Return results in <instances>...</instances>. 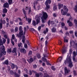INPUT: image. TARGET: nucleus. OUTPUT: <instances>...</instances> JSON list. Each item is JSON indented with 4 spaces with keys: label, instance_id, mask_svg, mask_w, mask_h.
I'll use <instances>...</instances> for the list:
<instances>
[{
    "label": "nucleus",
    "instance_id": "nucleus-1",
    "mask_svg": "<svg viewBox=\"0 0 77 77\" xmlns=\"http://www.w3.org/2000/svg\"><path fill=\"white\" fill-rule=\"evenodd\" d=\"M19 30L20 31V32L19 33V34H17L16 35L17 37H19V38H20L21 39V37H23V39L22 40V41L23 42V43H24L25 42V37L24 35H23V31L22 26H20L19 27Z\"/></svg>",
    "mask_w": 77,
    "mask_h": 77
},
{
    "label": "nucleus",
    "instance_id": "nucleus-2",
    "mask_svg": "<svg viewBox=\"0 0 77 77\" xmlns=\"http://www.w3.org/2000/svg\"><path fill=\"white\" fill-rule=\"evenodd\" d=\"M66 63H69V65H68V67H69L68 69L71 68H72V66H73L72 65V63L71 61V57L69 56V57H67L66 60H65L64 62V63L65 65H66Z\"/></svg>",
    "mask_w": 77,
    "mask_h": 77
},
{
    "label": "nucleus",
    "instance_id": "nucleus-3",
    "mask_svg": "<svg viewBox=\"0 0 77 77\" xmlns=\"http://www.w3.org/2000/svg\"><path fill=\"white\" fill-rule=\"evenodd\" d=\"M63 10L64 11H63V9H61V13L63 15H65L66 12L68 11V9H67V7L65 6H64L63 7Z\"/></svg>",
    "mask_w": 77,
    "mask_h": 77
},
{
    "label": "nucleus",
    "instance_id": "nucleus-4",
    "mask_svg": "<svg viewBox=\"0 0 77 77\" xmlns=\"http://www.w3.org/2000/svg\"><path fill=\"white\" fill-rule=\"evenodd\" d=\"M23 13L24 14V15H25V17H24V18H26V21H28V23H29V24H30V23H31V21H32V19H29V18H27V16H26V12L25 11V10L23 9Z\"/></svg>",
    "mask_w": 77,
    "mask_h": 77
},
{
    "label": "nucleus",
    "instance_id": "nucleus-5",
    "mask_svg": "<svg viewBox=\"0 0 77 77\" xmlns=\"http://www.w3.org/2000/svg\"><path fill=\"white\" fill-rule=\"evenodd\" d=\"M42 15L41 14H39V17H38V15H37L35 16V20L36 21V24H38V23H40V17Z\"/></svg>",
    "mask_w": 77,
    "mask_h": 77
},
{
    "label": "nucleus",
    "instance_id": "nucleus-6",
    "mask_svg": "<svg viewBox=\"0 0 77 77\" xmlns=\"http://www.w3.org/2000/svg\"><path fill=\"white\" fill-rule=\"evenodd\" d=\"M0 29H2V24H6V21L5 20H2V19L0 20Z\"/></svg>",
    "mask_w": 77,
    "mask_h": 77
},
{
    "label": "nucleus",
    "instance_id": "nucleus-7",
    "mask_svg": "<svg viewBox=\"0 0 77 77\" xmlns=\"http://www.w3.org/2000/svg\"><path fill=\"white\" fill-rule=\"evenodd\" d=\"M64 71L65 73V75H66V74H68V73L70 72V70L68 69H67V67H64Z\"/></svg>",
    "mask_w": 77,
    "mask_h": 77
},
{
    "label": "nucleus",
    "instance_id": "nucleus-8",
    "mask_svg": "<svg viewBox=\"0 0 77 77\" xmlns=\"http://www.w3.org/2000/svg\"><path fill=\"white\" fill-rule=\"evenodd\" d=\"M43 17L45 20H46L47 18H48V15L46 13L43 12Z\"/></svg>",
    "mask_w": 77,
    "mask_h": 77
},
{
    "label": "nucleus",
    "instance_id": "nucleus-9",
    "mask_svg": "<svg viewBox=\"0 0 77 77\" xmlns=\"http://www.w3.org/2000/svg\"><path fill=\"white\" fill-rule=\"evenodd\" d=\"M61 51H62V54L65 53L66 52V47L64 46V47L63 48V49Z\"/></svg>",
    "mask_w": 77,
    "mask_h": 77
},
{
    "label": "nucleus",
    "instance_id": "nucleus-10",
    "mask_svg": "<svg viewBox=\"0 0 77 77\" xmlns=\"http://www.w3.org/2000/svg\"><path fill=\"white\" fill-rule=\"evenodd\" d=\"M73 60L74 61L75 60V56L77 55V52L75 53V51H73Z\"/></svg>",
    "mask_w": 77,
    "mask_h": 77
},
{
    "label": "nucleus",
    "instance_id": "nucleus-11",
    "mask_svg": "<svg viewBox=\"0 0 77 77\" xmlns=\"http://www.w3.org/2000/svg\"><path fill=\"white\" fill-rule=\"evenodd\" d=\"M42 75L43 74L41 73H35V76L36 77H42Z\"/></svg>",
    "mask_w": 77,
    "mask_h": 77
},
{
    "label": "nucleus",
    "instance_id": "nucleus-12",
    "mask_svg": "<svg viewBox=\"0 0 77 77\" xmlns=\"http://www.w3.org/2000/svg\"><path fill=\"white\" fill-rule=\"evenodd\" d=\"M45 5L46 7L45 8V10L46 11H48V9H49L50 8V6L48 4H45Z\"/></svg>",
    "mask_w": 77,
    "mask_h": 77
},
{
    "label": "nucleus",
    "instance_id": "nucleus-13",
    "mask_svg": "<svg viewBox=\"0 0 77 77\" xmlns=\"http://www.w3.org/2000/svg\"><path fill=\"white\" fill-rule=\"evenodd\" d=\"M51 2V0H47L46 2L45 3V4L48 5V4H50Z\"/></svg>",
    "mask_w": 77,
    "mask_h": 77
},
{
    "label": "nucleus",
    "instance_id": "nucleus-14",
    "mask_svg": "<svg viewBox=\"0 0 77 77\" xmlns=\"http://www.w3.org/2000/svg\"><path fill=\"white\" fill-rule=\"evenodd\" d=\"M63 4H61L60 3L58 4V8L59 9H60L62 8H63Z\"/></svg>",
    "mask_w": 77,
    "mask_h": 77
},
{
    "label": "nucleus",
    "instance_id": "nucleus-15",
    "mask_svg": "<svg viewBox=\"0 0 77 77\" xmlns=\"http://www.w3.org/2000/svg\"><path fill=\"white\" fill-rule=\"evenodd\" d=\"M20 51L22 53H24L25 54L26 53V50L24 49H20Z\"/></svg>",
    "mask_w": 77,
    "mask_h": 77
},
{
    "label": "nucleus",
    "instance_id": "nucleus-16",
    "mask_svg": "<svg viewBox=\"0 0 77 77\" xmlns=\"http://www.w3.org/2000/svg\"><path fill=\"white\" fill-rule=\"evenodd\" d=\"M4 8H8L9 7V4L7 2H6L4 4Z\"/></svg>",
    "mask_w": 77,
    "mask_h": 77
},
{
    "label": "nucleus",
    "instance_id": "nucleus-17",
    "mask_svg": "<svg viewBox=\"0 0 77 77\" xmlns=\"http://www.w3.org/2000/svg\"><path fill=\"white\" fill-rule=\"evenodd\" d=\"M10 65L11 66L12 69H14L15 67V65H14L13 63H10Z\"/></svg>",
    "mask_w": 77,
    "mask_h": 77
},
{
    "label": "nucleus",
    "instance_id": "nucleus-18",
    "mask_svg": "<svg viewBox=\"0 0 77 77\" xmlns=\"http://www.w3.org/2000/svg\"><path fill=\"white\" fill-rule=\"evenodd\" d=\"M67 23H69V26H72V23L69 20L67 21Z\"/></svg>",
    "mask_w": 77,
    "mask_h": 77
},
{
    "label": "nucleus",
    "instance_id": "nucleus-19",
    "mask_svg": "<svg viewBox=\"0 0 77 77\" xmlns=\"http://www.w3.org/2000/svg\"><path fill=\"white\" fill-rule=\"evenodd\" d=\"M42 60L44 61V62H46V63H47V65H49V63L47 62V59L44 58V57H43Z\"/></svg>",
    "mask_w": 77,
    "mask_h": 77
},
{
    "label": "nucleus",
    "instance_id": "nucleus-20",
    "mask_svg": "<svg viewBox=\"0 0 77 77\" xmlns=\"http://www.w3.org/2000/svg\"><path fill=\"white\" fill-rule=\"evenodd\" d=\"M3 64H6V65H8L9 64V61H8V60H7L5 61L3 63Z\"/></svg>",
    "mask_w": 77,
    "mask_h": 77
},
{
    "label": "nucleus",
    "instance_id": "nucleus-21",
    "mask_svg": "<svg viewBox=\"0 0 77 77\" xmlns=\"http://www.w3.org/2000/svg\"><path fill=\"white\" fill-rule=\"evenodd\" d=\"M16 50H17V48H13V50L11 52L12 53H16Z\"/></svg>",
    "mask_w": 77,
    "mask_h": 77
},
{
    "label": "nucleus",
    "instance_id": "nucleus-22",
    "mask_svg": "<svg viewBox=\"0 0 77 77\" xmlns=\"http://www.w3.org/2000/svg\"><path fill=\"white\" fill-rule=\"evenodd\" d=\"M51 30L53 32H56V28L55 27H53L51 29Z\"/></svg>",
    "mask_w": 77,
    "mask_h": 77
},
{
    "label": "nucleus",
    "instance_id": "nucleus-23",
    "mask_svg": "<svg viewBox=\"0 0 77 77\" xmlns=\"http://www.w3.org/2000/svg\"><path fill=\"white\" fill-rule=\"evenodd\" d=\"M37 3H38V1H36V2H34V5L33 6L34 9H35V5L37 4Z\"/></svg>",
    "mask_w": 77,
    "mask_h": 77
},
{
    "label": "nucleus",
    "instance_id": "nucleus-24",
    "mask_svg": "<svg viewBox=\"0 0 77 77\" xmlns=\"http://www.w3.org/2000/svg\"><path fill=\"white\" fill-rule=\"evenodd\" d=\"M27 60L29 63H30V62H33V58H31L29 59V60Z\"/></svg>",
    "mask_w": 77,
    "mask_h": 77
},
{
    "label": "nucleus",
    "instance_id": "nucleus-25",
    "mask_svg": "<svg viewBox=\"0 0 77 77\" xmlns=\"http://www.w3.org/2000/svg\"><path fill=\"white\" fill-rule=\"evenodd\" d=\"M63 39L64 42H68V40L66 39V36H65L64 37Z\"/></svg>",
    "mask_w": 77,
    "mask_h": 77
},
{
    "label": "nucleus",
    "instance_id": "nucleus-26",
    "mask_svg": "<svg viewBox=\"0 0 77 77\" xmlns=\"http://www.w3.org/2000/svg\"><path fill=\"white\" fill-rule=\"evenodd\" d=\"M62 57H60L59 58V60H58V62H61V60H62V59L63 58Z\"/></svg>",
    "mask_w": 77,
    "mask_h": 77
},
{
    "label": "nucleus",
    "instance_id": "nucleus-27",
    "mask_svg": "<svg viewBox=\"0 0 77 77\" xmlns=\"http://www.w3.org/2000/svg\"><path fill=\"white\" fill-rule=\"evenodd\" d=\"M2 12L3 13H6L7 12V9L6 8H4Z\"/></svg>",
    "mask_w": 77,
    "mask_h": 77
},
{
    "label": "nucleus",
    "instance_id": "nucleus-28",
    "mask_svg": "<svg viewBox=\"0 0 77 77\" xmlns=\"http://www.w3.org/2000/svg\"><path fill=\"white\" fill-rule=\"evenodd\" d=\"M24 71L25 72H26V74H29V72H28V70L26 69H24Z\"/></svg>",
    "mask_w": 77,
    "mask_h": 77
},
{
    "label": "nucleus",
    "instance_id": "nucleus-29",
    "mask_svg": "<svg viewBox=\"0 0 77 77\" xmlns=\"http://www.w3.org/2000/svg\"><path fill=\"white\" fill-rule=\"evenodd\" d=\"M75 12L77 13V5L75 6V8H74Z\"/></svg>",
    "mask_w": 77,
    "mask_h": 77
},
{
    "label": "nucleus",
    "instance_id": "nucleus-30",
    "mask_svg": "<svg viewBox=\"0 0 77 77\" xmlns=\"http://www.w3.org/2000/svg\"><path fill=\"white\" fill-rule=\"evenodd\" d=\"M15 76L16 77H20V75L18 74L17 73H15Z\"/></svg>",
    "mask_w": 77,
    "mask_h": 77
},
{
    "label": "nucleus",
    "instance_id": "nucleus-31",
    "mask_svg": "<svg viewBox=\"0 0 77 77\" xmlns=\"http://www.w3.org/2000/svg\"><path fill=\"white\" fill-rule=\"evenodd\" d=\"M8 2L9 5H11L12 3V0H8Z\"/></svg>",
    "mask_w": 77,
    "mask_h": 77
},
{
    "label": "nucleus",
    "instance_id": "nucleus-32",
    "mask_svg": "<svg viewBox=\"0 0 77 77\" xmlns=\"http://www.w3.org/2000/svg\"><path fill=\"white\" fill-rule=\"evenodd\" d=\"M74 23H75L76 27H77V21L76 20H74Z\"/></svg>",
    "mask_w": 77,
    "mask_h": 77
},
{
    "label": "nucleus",
    "instance_id": "nucleus-33",
    "mask_svg": "<svg viewBox=\"0 0 77 77\" xmlns=\"http://www.w3.org/2000/svg\"><path fill=\"white\" fill-rule=\"evenodd\" d=\"M22 45V43H19L18 44V47H22V46H21V45Z\"/></svg>",
    "mask_w": 77,
    "mask_h": 77
},
{
    "label": "nucleus",
    "instance_id": "nucleus-34",
    "mask_svg": "<svg viewBox=\"0 0 77 77\" xmlns=\"http://www.w3.org/2000/svg\"><path fill=\"white\" fill-rule=\"evenodd\" d=\"M32 24L34 26H36V22H35V21L34 20L33 21Z\"/></svg>",
    "mask_w": 77,
    "mask_h": 77
},
{
    "label": "nucleus",
    "instance_id": "nucleus-35",
    "mask_svg": "<svg viewBox=\"0 0 77 77\" xmlns=\"http://www.w3.org/2000/svg\"><path fill=\"white\" fill-rule=\"evenodd\" d=\"M73 72L74 76H75V75H77V73H76V72L75 71H73Z\"/></svg>",
    "mask_w": 77,
    "mask_h": 77
},
{
    "label": "nucleus",
    "instance_id": "nucleus-36",
    "mask_svg": "<svg viewBox=\"0 0 77 77\" xmlns=\"http://www.w3.org/2000/svg\"><path fill=\"white\" fill-rule=\"evenodd\" d=\"M32 52L31 51H30L28 53L29 56H30V55H32Z\"/></svg>",
    "mask_w": 77,
    "mask_h": 77
},
{
    "label": "nucleus",
    "instance_id": "nucleus-37",
    "mask_svg": "<svg viewBox=\"0 0 77 77\" xmlns=\"http://www.w3.org/2000/svg\"><path fill=\"white\" fill-rule=\"evenodd\" d=\"M11 48L8 49L7 51V52L8 53H11Z\"/></svg>",
    "mask_w": 77,
    "mask_h": 77
},
{
    "label": "nucleus",
    "instance_id": "nucleus-38",
    "mask_svg": "<svg viewBox=\"0 0 77 77\" xmlns=\"http://www.w3.org/2000/svg\"><path fill=\"white\" fill-rule=\"evenodd\" d=\"M72 44H75V46H77V42L75 43L74 42H70V44L71 45Z\"/></svg>",
    "mask_w": 77,
    "mask_h": 77
},
{
    "label": "nucleus",
    "instance_id": "nucleus-39",
    "mask_svg": "<svg viewBox=\"0 0 77 77\" xmlns=\"http://www.w3.org/2000/svg\"><path fill=\"white\" fill-rule=\"evenodd\" d=\"M18 30V27H16L15 28V31L16 32H17Z\"/></svg>",
    "mask_w": 77,
    "mask_h": 77
},
{
    "label": "nucleus",
    "instance_id": "nucleus-40",
    "mask_svg": "<svg viewBox=\"0 0 77 77\" xmlns=\"http://www.w3.org/2000/svg\"><path fill=\"white\" fill-rule=\"evenodd\" d=\"M53 16L54 17H56L57 16V14L55 13H54L53 14Z\"/></svg>",
    "mask_w": 77,
    "mask_h": 77
},
{
    "label": "nucleus",
    "instance_id": "nucleus-41",
    "mask_svg": "<svg viewBox=\"0 0 77 77\" xmlns=\"http://www.w3.org/2000/svg\"><path fill=\"white\" fill-rule=\"evenodd\" d=\"M41 57V56H40V54H38L37 56V57H38V59H39V58H40Z\"/></svg>",
    "mask_w": 77,
    "mask_h": 77
},
{
    "label": "nucleus",
    "instance_id": "nucleus-42",
    "mask_svg": "<svg viewBox=\"0 0 77 77\" xmlns=\"http://www.w3.org/2000/svg\"><path fill=\"white\" fill-rule=\"evenodd\" d=\"M7 68L8 69V71H10V70L11 69L10 66H7Z\"/></svg>",
    "mask_w": 77,
    "mask_h": 77
},
{
    "label": "nucleus",
    "instance_id": "nucleus-43",
    "mask_svg": "<svg viewBox=\"0 0 77 77\" xmlns=\"http://www.w3.org/2000/svg\"><path fill=\"white\" fill-rule=\"evenodd\" d=\"M5 42H6V40H5V38H3V41H2V42H3V44H5Z\"/></svg>",
    "mask_w": 77,
    "mask_h": 77
},
{
    "label": "nucleus",
    "instance_id": "nucleus-44",
    "mask_svg": "<svg viewBox=\"0 0 77 77\" xmlns=\"http://www.w3.org/2000/svg\"><path fill=\"white\" fill-rule=\"evenodd\" d=\"M48 41L47 40L45 42V45L46 46H47V44H48Z\"/></svg>",
    "mask_w": 77,
    "mask_h": 77
},
{
    "label": "nucleus",
    "instance_id": "nucleus-45",
    "mask_svg": "<svg viewBox=\"0 0 77 77\" xmlns=\"http://www.w3.org/2000/svg\"><path fill=\"white\" fill-rule=\"evenodd\" d=\"M37 67V66H36V65L35 64L33 65V68H34V69L36 68Z\"/></svg>",
    "mask_w": 77,
    "mask_h": 77
},
{
    "label": "nucleus",
    "instance_id": "nucleus-46",
    "mask_svg": "<svg viewBox=\"0 0 77 77\" xmlns=\"http://www.w3.org/2000/svg\"><path fill=\"white\" fill-rule=\"evenodd\" d=\"M57 9V7L56 6H55L54 7L53 10L54 11H55Z\"/></svg>",
    "mask_w": 77,
    "mask_h": 77
},
{
    "label": "nucleus",
    "instance_id": "nucleus-47",
    "mask_svg": "<svg viewBox=\"0 0 77 77\" xmlns=\"http://www.w3.org/2000/svg\"><path fill=\"white\" fill-rule=\"evenodd\" d=\"M31 30V31H32V32H33V31H35V29L33 28H31L30 29Z\"/></svg>",
    "mask_w": 77,
    "mask_h": 77
},
{
    "label": "nucleus",
    "instance_id": "nucleus-48",
    "mask_svg": "<svg viewBox=\"0 0 77 77\" xmlns=\"http://www.w3.org/2000/svg\"><path fill=\"white\" fill-rule=\"evenodd\" d=\"M12 38L13 39H15V35H14L13 34L12 35Z\"/></svg>",
    "mask_w": 77,
    "mask_h": 77
},
{
    "label": "nucleus",
    "instance_id": "nucleus-49",
    "mask_svg": "<svg viewBox=\"0 0 77 77\" xmlns=\"http://www.w3.org/2000/svg\"><path fill=\"white\" fill-rule=\"evenodd\" d=\"M11 41L12 44H13V45H14V42L12 40V39H11Z\"/></svg>",
    "mask_w": 77,
    "mask_h": 77
},
{
    "label": "nucleus",
    "instance_id": "nucleus-50",
    "mask_svg": "<svg viewBox=\"0 0 77 77\" xmlns=\"http://www.w3.org/2000/svg\"><path fill=\"white\" fill-rule=\"evenodd\" d=\"M9 41H10V39L9 38H7V44H9Z\"/></svg>",
    "mask_w": 77,
    "mask_h": 77
},
{
    "label": "nucleus",
    "instance_id": "nucleus-51",
    "mask_svg": "<svg viewBox=\"0 0 77 77\" xmlns=\"http://www.w3.org/2000/svg\"><path fill=\"white\" fill-rule=\"evenodd\" d=\"M51 69L54 71H55V70L56 69L54 68V66H52Z\"/></svg>",
    "mask_w": 77,
    "mask_h": 77
},
{
    "label": "nucleus",
    "instance_id": "nucleus-52",
    "mask_svg": "<svg viewBox=\"0 0 77 77\" xmlns=\"http://www.w3.org/2000/svg\"><path fill=\"white\" fill-rule=\"evenodd\" d=\"M10 73L11 74H14V72L12 71H10Z\"/></svg>",
    "mask_w": 77,
    "mask_h": 77
},
{
    "label": "nucleus",
    "instance_id": "nucleus-53",
    "mask_svg": "<svg viewBox=\"0 0 77 77\" xmlns=\"http://www.w3.org/2000/svg\"><path fill=\"white\" fill-rule=\"evenodd\" d=\"M54 21H51L50 22V24H54Z\"/></svg>",
    "mask_w": 77,
    "mask_h": 77
},
{
    "label": "nucleus",
    "instance_id": "nucleus-54",
    "mask_svg": "<svg viewBox=\"0 0 77 77\" xmlns=\"http://www.w3.org/2000/svg\"><path fill=\"white\" fill-rule=\"evenodd\" d=\"M58 44L59 45H62V42H61V41L60 40H59V41Z\"/></svg>",
    "mask_w": 77,
    "mask_h": 77
},
{
    "label": "nucleus",
    "instance_id": "nucleus-55",
    "mask_svg": "<svg viewBox=\"0 0 77 77\" xmlns=\"http://www.w3.org/2000/svg\"><path fill=\"white\" fill-rule=\"evenodd\" d=\"M41 26H39L38 27V30L40 31L41 30Z\"/></svg>",
    "mask_w": 77,
    "mask_h": 77
},
{
    "label": "nucleus",
    "instance_id": "nucleus-56",
    "mask_svg": "<svg viewBox=\"0 0 77 77\" xmlns=\"http://www.w3.org/2000/svg\"><path fill=\"white\" fill-rule=\"evenodd\" d=\"M26 28L25 27L24 28V35H25V33H26Z\"/></svg>",
    "mask_w": 77,
    "mask_h": 77
},
{
    "label": "nucleus",
    "instance_id": "nucleus-57",
    "mask_svg": "<svg viewBox=\"0 0 77 77\" xmlns=\"http://www.w3.org/2000/svg\"><path fill=\"white\" fill-rule=\"evenodd\" d=\"M6 21L7 22H8V21H9V19L8 17H6Z\"/></svg>",
    "mask_w": 77,
    "mask_h": 77
},
{
    "label": "nucleus",
    "instance_id": "nucleus-58",
    "mask_svg": "<svg viewBox=\"0 0 77 77\" xmlns=\"http://www.w3.org/2000/svg\"><path fill=\"white\" fill-rule=\"evenodd\" d=\"M30 12H31V9H30V8H29V11H28V14H30Z\"/></svg>",
    "mask_w": 77,
    "mask_h": 77
},
{
    "label": "nucleus",
    "instance_id": "nucleus-59",
    "mask_svg": "<svg viewBox=\"0 0 77 77\" xmlns=\"http://www.w3.org/2000/svg\"><path fill=\"white\" fill-rule=\"evenodd\" d=\"M39 69L40 71H42L44 70V69L42 67L40 68Z\"/></svg>",
    "mask_w": 77,
    "mask_h": 77
},
{
    "label": "nucleus",
    "instance_id": "nucleus-60",
    "mask_svg": "<svg viewBox=\"0 0 77 77\" xmlns=\"http://www.w3.org/2000/svg\"><path fill=\"white\" fill-rule=\"evenodd\" d=\"M24 47L25 48H27V44H25L24 45Z\"/></svg>",
    "mask_w": 77,
    "mask_h": 77
},
{
    "label": "nucleus",
    "instance_id": "nucleus-61",
    "mask_svg": "<svg viewBox=\"0 0 77 77\" xmlns=\"http://www.w3.org/2000/svg\"><path fill=\"white\" fill-rule=\"evenodd\" d=\"M32 71L30 70L29 71V74L30 75H32Z\"/></svg>",
    "mask_w": 77,
    "mask_h": 77
},
{
    "label": "nucleus",
    "instance_id": "nucleus-62",
    "mask_svg": "<svg viewBox=\"0 0 77 77\" xmlns=\"http://www.w3.org/2000/svg\"><path fill=\"white\" fill-rule=\"evenodd\" d=\"M4 37H5V38L6 39H7V38H8V36H7V35H4Z\"/></svg>",
    "mask_w": 77,
    "mask_h": 77
},
{
    "label": "nucleus",
    "instance_id": "nucleus-63",
    "mask_svg": "<svg viewBox=\"0 0 77 77\" xmlns=\"http://www.w3.org/2000/svg\"><path fill=\"white\" fill-rule=\"evenodd\" d=\"M25 77H28V75H26V74H24L23 75Z\"/></svg>",
    "mask_w": 77,
    "mask_h": 77
},
{
    "label": "nucleus",
    "instance_id": "nucleus-64",
    "mask_svg": "<svg viewBox=\"0 0 77 77\" xmlns=\"http://www.w3.org/2000/svg\"><path fill=\"white\" fill-rule=\"evenodd\" d=\"M17 11H18V9H17V8H16V9H15L14 11L15 12H17Z\"/></svg>",
    "mask_w": 77,
    "mask_h": 77
}]
</instances>
